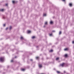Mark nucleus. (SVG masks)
Returning a JSON list of instances; mask_svg holds the SVG:
<instances>
[{"instance_id":"f257e3e1","label":"nucleus","mask_w":74,"mask_h":74,"mask_svg":"<svg viewBox=\"0 0 74 74\" xmlns=\"http://www.w3.org/2000/svg\"><path fill=\"white\" fill-rule=\"evenodd\" d=\"M4 58L3 57H1L0 58V61L2 62H3L4 61Z\"/></svg>"},{"instance_id":"f03ea898","label":"nucleus","mask_w":74,"mask_h":74,"mask_svg":"<svg viewBox=\"0 0 74 74\" xmlns=\"http://www.w3.org/2000/svg\"><path fill=\"white\" fill-rule=\"evenodd\" d=\"M65 63H62V64H60V66H62V67H64V66L65 65Z\"/></svg>"},{"instance_id":"7ed1b4c3","label":"nucleus","mask_w":74,"mask_h":74,"mask_svg":"<svg viewBox=\"0 0 74 74\" xmlns=\"http://www.w3.org/2000/svg\"><path fill=\"white\" fill-rule=\"evenodd\" d=\"M69 6H70V7H71V6H72L73 5L72 4V3H69Z\"/></svg>"},{"instance_id":"20e7f679","label":"nucleus","mask_w":74,"mask_h":74,"mask_svg":"<svg viewBox=\"0 0 74 74\" xmlns=\"http://www.w3.org/2000/svg\"><path fill=\"white\" fill-rule=\"evenodd\" d=\"M42 67V65H39V68H41Z\"/></svg>"},{"instance_id":"39448f33","label":"nucleus","mask_w":74,"mask_h":74,"mask_svg":"<svg viewBox=\"0 0 74 74\" xmlns=\"http://www.w3.org/2000/svg\"><path fill=\"white\" fill-rule=\"evenodd\" d=\"M31 32V31H27L28 33H30Z\"/></svg>"},{"instance_id":"423d86ee","label":"nucleus","mask_w":74,"mask_h":74,"mask_svg":"<svg viewBox=\"0 0 74 74\" xmlns=\"http://www.w3.org/2000/svg\"><path fill=\"white\" fill-rule=\"evenodd\" d=\"M20 38L21 40H22V39H23V37L21 36V37Z\"/></svg>"},{"instance_id":"0eeeda50","label":"nucleus","mask_w":74,"mask_h":74,"mask_svg":"<svg viewBox=\"0 0 74 74\" xmlns=\"http://www.w3.org/2000/svg\"><path fill=\"white\" fill-rule=\"evenodd\" d=\"M36 59H39V57H36Z\"/></svg>"},{"instance_id":"6e6552de","label":"nucleus","mask_w":74,"mask_h":74,"mask_svg":"<svg viewBox=\"0 0 74 74\" xmlns=\"http://www.w3.org/2000/svg\"><path fill=\"white\" fill-rule=\"evenodd\" d=\"M50 24H52L53 23V22L52 21H51L50 22Z\"/></svg>"},{"instance_id":"1a4fd4ad","label":"nucleus","mask_w":74,"mask_h":74,"mask_svg":"<svg viewBox=\"0 0 74 74\" xmlns=\"http://www.w3.org/2000/svg\"><path fill=\"white\" fill-rule=\"evenodd\" d=\"M68 50V49L67 48H66L64 49V50L65 51H67Z\"/></svg>"},{"instance_id":"9d476101","label":"nucleus","mask_w":74,"mask_h":74,"mask_svg":"<svg viewBox=\"0 0 74 74\" xmlns=\"http://www.w3.org/2000/svg\"><path fill=\"white\" fill-rule=\"evenodd\" d=\"M21 70L22 71H25V69H21Z\"/></svg>"},{"instance_id":"9b49d317","label":"nucleus","mask_w":74,"mask_h":74,"mask_svg":"<svg viewBox=\"0 0 74 74\" xmlns=\"http://www.w3.org/2000/svg\"><path fill=\"white\" fill-rule=\"evenodd\" d=\"M64 57H67V54H65L64 55Z\"/></svg>"},{"instance_id":"f8f14e48","label":"nucleus","mask_w":74,"mask_h":74,"mask_svg":"<svg viewBox=\"0 0 74 74\" xmlns=\"http://www.w3.org/2000/svg\"><path fill=\"white\" fill-rule=\"evenodd\" d=\"M59 58L58 57L56 58V60H59Z\"/></svg>"},{"instance_id":"ddd939ff","label":"nucleus","mask_w":74,"mask_h":74,"mask_svg":"<svg viewBox=\"0 0 74 74\" xmlns=\"http://www.w3.org/2000/svg\"><path fill=\"white\" fill-rule=\"evenodd\" d=\"M57 73H60V72L59 71H57Z\"/></svg>"},{"instance_id":"4468645a","label":"nucleus","mask_w":74,"mask_h":74,"mask_svg":"<svg viewBox=\"0 0 74 74\" xmlns=\"http://www.w3.org/2000/svg\"><path fill=\"white\" fill-rule=\"evenodd\" d=\"M11 29H12V27L10 26V30H11Z\"/></svg>"},{"instance_id":"2eb2a0df","label":"nucleus","mask_w":74,"mask_h":74,"mask_svg":"<svg viewBox=\"0 0 74 74\" xmlns=\"http://www.w3.org/2000/svg\"><path fill=\"white\" fill-rule=\"evenodd\" d=\"M61 33H62V32H61V31H60L59 33V34H61Z\"/></svg>"},{"instance_id":"dca6fc26","label":"nucleus","mask_w":74,"mask_h":74,"mask_svg":"<svg viewBox=\"0 0 74 74\" xmlns=\"http://www.w3.org/2000/svg\"><path fill=\"white\" fill-rule=\"evenodd\" d=\"M49 34V36H51L52 35V34Z\"/></svg>"},{"instance_id":"f3484780","label":"nucleus","mask_w":74,"mask_h":74,"mask_svg":"<svg viewBox=\"0 0 74 74\" xmlns=\"http://www.w3.org/2000/svg\"><path fill=\"white\" fill-rule=\"evenodd\" d=\"M12 2L14 4V3H15V1H12Z\"/></svg>"},{"instance_id":"a211bd4d","label":"nucleus","mask_w":74,"mask_h":74,"mask_svg":"<svg viewBox=\"0 0 74 74\" xmlns=\"http://www.w3.org/2000/svg\"><path fill=\"white\" fill-rule=\"evenodd\" d=\"M35 38V36H33L32 37V38Z\"/></svg>"},{"instance_id":"6ab92c4d","label":"nucleus","mask_w":74,"mask_h":74,"mask_svg":"<svg viewBox=\"0 0 74 74\" xmlns=\"http://www.w3.org/2000/svg\"><path fill=\"white\" fill-rule=\"evenodd\" d=\"M47 22H45V25H47Z\"/></svg>"},{"instance_id":"aec40b11","label":"nucleus","mask_w":74,"mask_h":74,"mask_svg":"<svg viewBox=\"0 0 74 74\" xmlns=\"http://www.w3.org/2000/svg\"><path fill=\"white\" fill-rule=\"evenodd\" d=\"M49 52H53V50H51L49 51Z\"/></svg>"},{"instance_id":"412c9836","label":"nucleus","mask_w":74,"mask_h":74,"mask_svg":"<svg viewBox=\"0 0 74 74\" xmlns=\"http://www.w3.org/2000/svg\"><path fill=\"white\" fill-rule=\"evenodd\" d=\"M1 11H4V9H2L1 10H0Z\"/></svg>"},{"instance_id":"4be33fe9","label":"nucleus","mask_w":74,"mask_h":74,"mask_svg":"<svg viewBox=\"0 0 74 74\" xmlns=\"http://www.w3.org/2000/svg\"><path fill=\"white\" fill-rule=\"evenodd\" d=\"M46 14H43V16H46Z\"/></svg>"},{"instance_id":"5701e85b","label":"nucleus","mask_w":74,"mask_h":74,"mask_svg":"<svg viewBox=\"0 0 74 74\" xmlns=\"http://www.w3.org/2000/svg\"><path fill=\"white\" fill-rule=\"evenodd\" d=\"M5 5H6V6H8V4L7 3H6Z\"/></svg>"},{"instance_id":"b1692460","label":"nucleus","mask_w":74,"mask_h":74,"mask_svg":"<svg viewBox=\"0 0 74 74\" xmlns=\"http://www.w3.org/2000/svg\"><path fill=\"white\" fill-rule=\"evenodd\" d=\"M5 26V24H3V26Z\"/></svg>"},{"instance_id":"393cba45","label":"nucleus","mask_w":74,"mask_h":74,"mask_svg":"<svg viewBox=\"0 0 74 74\" xmlns=\"http://www.w3.org/2000/svg\"><path fill=\"white\" fill-rule=\"evenodd\" d=\"M30 61H33V60L31 59L30 60Z\"/></svg>"},{"instance_id":"a878e982","label":"nucleus","mask_w":74,"mask_h":74,"mask_svg":"<svg viewBox=\"0 0 74 74\" xmlns=\"http://www.w3.org/2000/svg\"><path fill=\"white\" fill-rule=\"evenodd\" d=\"M72 43H73V44H74V41H73Z\"/></svg>"},{"instance_id":"bb28decb","label":"nucleus","mask_w":74,"mask_h":74,"mask_svg":"<svg viewBox=\"0 0 74 74\" xmlns=\"http://www.w3.org/2000/svg\"><path fill=\"white\" fill-rule=\"evenodd\" d=\"M62 1H65V0H62Z\"/></svg>"},{"instance_id":"cd10ccee","label":"nucleus","mask_w":74,"mask_h":74,"mask_svg":"<svg viewBox=\"0 0 74 74\" xmlns=\"http://www.w3.org/2000/svg\"><path fill=\"white\" fill-rule=\"evenodd\" d=\"M11 62H13V60H12L11 61Z\"/></svg>"},{"instance_id":"c85d7f7f","label":"nucleus","mask_w":74,"mask_h":74,"mask_svg":"<svg viewBox=\"0 0 74 74\" xmlns=\"http://www.w3.org/2000/svg\"><path fill=\"white\" fill-rule=\"evenodd\" d=\"M8 29V28H7L6 29V30H7Z\"/></svg>"},{"instance_id":"c756f323","label":"nucleus","mask_w":74,"mask_h":74,"mask_svg":"<svg viewBox=\"0 0 74 74\" xmlns=\"http://www.w3.org/2000/svg\"><path fill=\"white\" fill-rule=\"evenodd\" d=\"M53 32H55V31H53Z\"/></svg>"},{"instance_id":"7c9ffc66","label":"nucleus","mask_w":74,"mask_h":74,"mask_svg":"<svg viewBox=\"0 0 74 74\" xmlns=\"http://www.w3.org/2000/svg\"><path fill=\"white\" fill-rule=\"evenodd\" d=\"M64 72L65 73V71H64Z\"/></svg>"},{"instance_id":"2f4dec72","label":"nucleus","mask_w":74,"mask_h":74,"mask_svg":"<svg viewBox=\"0 0 74 74\" xmlns=\"http://www.w3.org/2000/svg\"><path fill=\"white\" fill-rule=\"evenodd\" d=\"M16 58V57H15V58Z\"/></svg>"},{"instance_id":"473e14b6","label":"nucleus","mask_w":74,"mask_h":74,"mask_svg":"<svg viewBox=\"0 0 74 74\" xmlns=\"http://www.w3.org/2000/svg\"><path fill=\"white\" fill-rule=\"evenodd\" d=\"M0 11H1V10H0Z\"/></svg>"}]
</instances>
